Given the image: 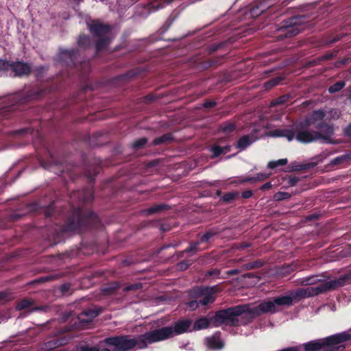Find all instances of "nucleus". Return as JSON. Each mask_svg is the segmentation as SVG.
Segmentation results:
<instances>
[{
  "instance_id": "1",
  "label": "nucleus",
  "mask_w": 351,
  "mask_h": 351,
  "mask_svg": "<svg viewBox=\"0 0 351 351\" xmlns=\"http://www.w3.org/2000/svg\"><path fill=\"white\" fill-rule=\"evenodd\" d=\"M333 134V128L331 126H321L320 132H311V130L305 129L303 125L292 128L291 130H271L268 135L271 136H285L289 141L295 138L300 142H311L316 139H322L326 142L332 143L333 140L332 135Z\"/></svg>"
},
{
  "instance_id": "2",
  "label": "nucleus",
  "mask_w": 351,
  "mask_h": 351,
  "mask_svg": "<svg viewBox=\"0 0 351 351\" xmlns=\"http://www.w3.org/2000/svg\"><path fill=\"white\" fill-rule=\"evenodd\" d=\"M348 276H342L336 280H328V282L321 283L317 286H308V287L299 288L297 290L291 291L292 302L300 301L301 299L307 298L317 295V294L324 293V291L333 290L345 285L346 280H348Z\"/></svg>"
},
{
  "instance_id": "3",
  "label": "nucleus",
  "mask_w": 351,
  "mask_h": 351,
  "mask_svg": "<svg viewBox=\"0 0 351 351\" xmlns=\"http://www.w3.org/2000/svg\"><path fill=\"white\" fill-rule=\"evenodd\" d=\"M249 310L250 304L230 307L216 312L212 320L215 327L222 324L237 325L238 324V316L243 314V313L249 314Z\"/></svg>"
},
{
  "instance_id": "4",
  "label": "nucleus",
  "mask_w": 351,
  "mask_h": 351,
  "mask_svg": "<svg viewBox=\"0 0 351 351\" xmlns=\"http://www.w3.org/2000/svg\"><path fill=\"white\" fill-rule=\"evenodd\" d=\"M141 341V335L136 338H131L127 335L114 336L104 340L105 343L113 348V351H128L134 347L142 349Z\"/></svg>"
},
{
  "instance_id": "5",
  "label": "nucleus",
  "mask_w": 351,
  "mask_h": 351,
  "mask_svg": "<svg viewBox=\"0 0 351 351\" xmlns=\"http://www.w3.org/2000/svg\"><path fill=\"white\" fill-rule=\"evenodd\" d=\"M89 31L97 38V49L104 48L113 38L110 27L99 21L89 25Z\"/></svg>"
},
{
  "instance_id": "6",
  "label": "nucleus",
  "mask_w": 351,
  "mask_h": 351,
  "mask_svg": "<svg viewBox=\"0 0 351 351\" xmlns=\"http://www.w3.org/2000/svg\"><path fill=\"white\" fill-rule=\"evenodd\" d=\"M173 336V327H163L160 329L149 330L141 335V349L145 348L148 344L154 342L164 341V339L171 338Z\"/></svg>"
},
{
  "instance_id": "7",
  "label": "nucleus",
  "mask_w": 351,
  "mask_h": 351,
  "mask_svg": "<svg viewBox=\"0 0 351 351\" xmlns=\"http://www.w3.org/2000/svg\"><path fill=\"white\" fill-rule=\"evenodd\" d=\"M277 311H278V308L276 307L275 298L272 301H263L259 304L258 306L251 307L250 306L248 315H251V317H255V315H258L262 314V313H270L271 314H274V313H276Z\"/></svg>"
},
{
  "instance_id": "8",
  "label": "nucleus",
  "mask_w": 351,
  "mask_h": 351,
  "mask_svg": "<svg viewBox=\"0 0 351 351\" xmlns=\"http://www.w3.org/2000/svg\"><path fill=\"white\" fill-rule=\"evenodd\" d=\"M351 339V333L350 332H342L336 333V335L326 337V348H330V351L337 350V345Z\"/></svg>"
},
{
  "instance_id": "9",
  "label": "nucleus",
  "mask_w": 351,
  "mask_h": 351,
  "mask_svg": "<svg viewBox=\"0 0 351 351\" xmlns=\"http://www.w3.org/2000/svg\"><path fill=\"white\" fill-rule=\"evenodd\" d=\"M31 71V67L24 62L16 61L11 62L10 75H27Z\"/></svg>"
},
{
  "instance_id": "10",
  "label": "nucleus",
  "mask_w": 351,
  "mask_h": 351,
  "mask_svg": "<svg viewBox=\"0 0 351 351\" xmlns=\"http://www.w3.org/2000/svg\"><path fill=\"white\" fill-rule=\"evenodd\" d=\"M305 351H331V349L327 348L326 338L319 339V340L311 341L304 345Z\"/></svg>"
},
{
  "instance_id": "11",
  "label": "nucleus",
  "mask_w": 351,
  "mask_h": 351,
  "mask_svg": "<svg viewBox=\"0 0 351 351\" xmlns=\"http://www.w3.org/2000/svg\"><path fill=\"white\" fill-rule=\"evenodd\" d=\"M326 110H317L313 112L309 117L306 120V125L319 124L321 121H326Z\"/></svg>"
},
{
  "instance_id": "12",
  "label": "nucleus",
  "mask_w": 351,
  "mask_h": 351,
  "mask_svg": "<svg viewBox=\"0 0 351 351\" xmlns=\"http://www.w3.org/2000/svg\"><path fill=\"white\" fill-rule=\"evenodd\" d=\"M215 301L213 291L212 288H205L200 292L199 303L202 305H206Z\"/></svg>"
},
{
  "instance_id": "13",
  "label": "nucleus",
  "mask_w": 351,
  "mask_h": 351,
  "mask_svg": "<svg viewBox=\"0 0 351 351\" xmlns=\"http://www.w3.org/2000/svg\"><path fill=\"white\" fill-rule=\"evenodd\" d=\"M191 324V322L189 319L180 320V322H176L173 328V336L175 335V334L186 332V331L189 330Z\"/></svg>"
},
{
  "instance_id": "14",
  "label": "nucleus",
  "mask_w": 351,
  "mask_h": 351,
  "mask_svg": "<svg viewBox=\"0 0 351 351\" xmlns=\"http://www.w3.org/2000/svg\"><path fill=\"white\" fill-rule=\"evenodd\" d=\"M292 304L291 291L287 295H281L276 298V307L278 308V311L280 310V306H283V305H291Z\"/></svg>"
},
{
  "instance_id": "15",
  "label": "nucleus",
  "mask_w": 351,
  "mask_h": 351,
  "mask_svg": "<svg viewBox=\"0 0 351 351\" xmlns=\"http://www.w3.org/2000/svg\"><path fill=\"white\" fill-rule=\"evenodd\" d=\"M100 311H93V309H89V311H84L82 313L79 315V319L81 322H90V321H92L93 318L97 317Z\"/></svg>"
},
{
  "instance_id": "16",
  "label": "nucleus",
  "mask_w": 351,
  "mask_h": 351,
  "mask_svg": "<svg viewBox=\"0 0 351 351\" xmlns=\"http://www.w3.org/2000/svg\"><path fill=\"white\" fill-rule=\"evenodd\" d=\"M271 6L270 1H265L264 3H261L258 4L256 6L252 7L251 10V14L252 16H258V15L263 14V12H265L268 8Z\"/></svg>"
},
{
  "instance_id": "17",
  "label": "nucleus",
  "mask_w": 351,
  "mask_h": 351,
  "mask_svg": "<svg viewBox=\"0 0 351 351\" xmlns=\"http://www.w3.org/2000/svg\"><path fill=\"white\" fill-rule=\"evenodd\" d=\"M257 138L253 135H245L240 138L237 143L238 148L241 149L247 148V146L253 143L254 141H256Z\"/></svg>"
},
{
  "instance_id": "18",
  "label": "nucleus",
  "mask_w": 351,
  "mask_h": 351,
  "mask_svg": "<svg viewBox=\"0 0 351 351\" xmlns=\"http://www.w3.org/2000/svg\"><path fill=\"white\" fill-rule=\"evenodd\" d=\"M210 323V320L206 317H202L200 319H197L193 326V329L194 330H203V328H206L209 326Z\"/></svg>"
},
{
  "instance_id": "19",
  "label": "nucleus",
  "mask_w": 351,
  "mask_h": 351,
  "mask_svg": "<svg viewBox=\"0 0 351 351\" xmlns=\"http://www.w3.org/2000/svg\"><path fill=\"white\" fill-rule=\"evenodd\" d=\"M206 343L210 348L221 349L223 345L220 339L211 336V337L206 338Z\"/></svg>"
},
{
  "instance_id": "20",
  "label": "nucleus",
  "mask_w": 351,
  "mask_h": 351,
  "mask_svg": "<svg viewBox=\"0 0 351 351\" xmlns=\"http://www.w3.org/2000/svg\"><path fill=\"white\" fill-rule=\"evenodd\" d=\"M33 303L30 300H27V299H23V300L19 302L16 305V309L22 310V309H27L29 311H32L33 310Z\"/></svg>"
},
{
  "instance_id": "21",
  "label": "nucleus",
  "mask_w": 351,
  "mask_h": 351,
  "mask_svg": "<svg viewBox=\"0 0 351 351\" xmlns=\"http://www.w3.org/2000/svg\"><path fill=\"white\" fill-rule=\"evenodd\" d=\"M228 151H230L229 146H223V147H221V146L215 145L211 148L213 157L218 156L221 154H226V152H228Z\"/></svg>"
},
{
  "instance_id": "22",
  "label": "nucleus",
  "mask_w": 351,
  "mask_h": 351,
  "mask_svg": "<svg viewBox=\"0 0 351 351\" xmlns=\"http://www.w3.org/2000/svg\"><path fill=\"white\" fill-rule=\"evenodd\" d=\"M326 112V121H331L332 119H337L341 114V112L339 109L332 108Z\"/></svg>"
},
{
  "instance_id": "23",
  "label": "nucleus",
  "mask_w": 351,
  "mask_h": 351,
  "mask_svg": "<svg viewBox=\"0 0 351 351\" xmlns=\"http://www.w3.org/2000/svg\"><path fill=\"white\" fill-rule=\"evenodd\" d=\"M319 281H322V279L317 277V276H311L310 277L303 279L302 284H303V285H313V284L319 282Z\"/></svg>"
},
{
  "instance_id": "24",
  "label": "nucleus",
  "mask_w": 351,
  "mask_h": 351,
  "mask_svg": "<svg viewBox=\"0 0 351 351\" xmlns=\"http://www.w3.org/2000/svg\"><path fill=\"white\" fill-rule=\"evenodd\" d=\"M11 68V62L0 59V72L7 73L10 72Z\"/></svg>"
},
{
  "instance_id": "25",
  "label": "nucleus",
  "mask_w": 351,
  "mask_h": 351,
  "mask_svg": "<svg viewBox=\"0 0 351 351\" xmlns=\"http://www.w3.org/2000/svg\"><path fill=\"white\" fill-rule=\"evenodd\" d=\"M287 162H288V160L287 158L278 159V160H276V161L269 162L267 167L269 168H276L278 167H280V165H287Z\"/></svg>"
},
{
  "instance_id": "26",
  "label": "nucleus",
  "mask_w": 351,
  "mask_h": 351,
  "mask_svg": "<svg viewBox=\"0 0 351 351\" xmlns=\"http://www.w3.org/2000/svg\"><path fill=\"white\" fill-rule=\"evenodd\" d=\"M165 207V206H164V204H158V206H154L152 207H150L149 208L146 209L143 212L145 215H152L154 214V213L160 212V210L164 209Z\"/></svg>"
},
{
  "instance_id": "27",
  "label": "nucleus",
  "mask_w": 351,
  "mask_h": 351,
  "mask_svg": "<svg viewBox=\"0 0 351 351\" xmlns=\"http://www.w3.org/2000/svg\"><path fill=\"white\" fill-rule=\"evenodd\" d=\"M345 86V83L343 82H339L335 83V84L330 86L328 88V92L330 93H337V91H339L341 90Z\"/></svg>"
},
{
  "instance_id": "28",
  "label": "nucleus",
  "mask_w": 351,
  "mask_h": 351,
  "mask_svg": "<svg viewBox=\"0 0 351 351\" xmlns=\"http://www.w3.org/2000/svg\"><path fill=\"white\" fill-rule=\"evenodd\" d=\"M269 174H263V173H258L256 177H248L243 181H256V180H264L268 178Z\"/></svg>"
},
{
  "instance_id": "29",
  "label": "nucleus",
  "mask_w": 351,
  "mask_h": 351,
  "mask_svg": "<svg viewBox=\"0 0 351 351\" xmlns=\"http://www.w3.org/2000/svg\"><path fill=\"white\" fill-rule=\"evenodd\" d=\"M289 197H290V195H289L288 193H284V192L276 193L274 195V198L276 201H280V199H287V198H289Z\"/></svg>"
},
{
  "instance_id": "30",
  "label": "nucleus",
  "mask_w": 351,
  "mask_h": 351,
  "mask_svg": "<svg viewBox=\"0 0 351 351\" xmlns=\"http://www.w3.org/2000/svg\"><path fill=\"white\" fill-rule=\"evenodd\" d=\"M147 142V140L146 138H141L139 140H137L134 142L132 146L134 148H141V147H143L146 144Z\"/></svg>"
},
{
  "instance_id": "31",
  "label": "nucleus",
  "mask_w": 351,
  "mask_h": 351,
  "mask_svg": "<svg viewBox=\"0 0 351 351\" xmlns=\"http://www.w3.org/2000/svg\"><path fill=\"white\" fill-rule=\"evenodd\" d=\"M199 304V299L197 300L188 302L186 304L188 309H190V310H195V309H196V308L198 307Z\"/></svg>"
},
{
  "instance_id": "32",
  "label": "nucleus",
  "mask_w": 351,
  "mask_h": 351,
  "mask_svg": "<svg viewBox=\"0 0 351 351\" xmlns=\"http://www.w3.org/2000/svg\"><path fill=\"white\" fill-rule=\"evenodd\" d=\"M237 195H238L237 193H226L225 195H223V199L225 202H230V201H232V199H234L235 197Z\"/></svg>"
},
{
  "instance_id": "33",
  "label": "nucleus",
  "mask_w": 351,
  "mask_h": 351,
  "mask_svg": "<svg viewBox=\"0 0 351 351\" xmlns=\"http://www.w3.org/2000/svg\"><path fill=\"white\" fill-rule=\"evenodd\" d=\"M299 31H300V29H298V27H289V29H287L286 30L285 34L289 35V36H295V35H298Z\"/></svg>"
},
{
  "instance_id": "34",
  "label": "nucleus",
  "mask_w": 351,
  "mask_h": 351,
  "mask_svg": "<svg viewBox=\"0 0 351 351\" xmlns=\"http://www.w3.org/2000/svg\"><path fill=\"white\" fill-rule=\"evenodd\" d=\"M214 235V233H212L210 232H208L204 234L200 238V241H207L208 239L212 238V237Z\"/></svg>"
},
{
  "instance_id": "35",
  "label": "nucleus",
  "mask_w": 351,
  "mask_h": 351,
  "mask_svg": "<svg viewBox=\"0 0 351 351\" xmlns=\"http://www.w3.org/2000/svg\"><path fill=\"white\" fill-rule=\"evenodd\" d=\"M280 77H276L275 79H272L269 80L268 82H266L265 85L268 86H273L277 85V84L280 82Z\"/></svg>"
},
{
  "instance_id": "36",
  "label": "nucleus",
  "mask_w": 351,
  "mask_h": 351,
  "mask_svg": "<svg viewBox=\"0 0 351 351\" xmlns=\"http://www.w3.org/2000/svg\"><path fill=\"white\" fill-rule=\"evenodd\" d=\"M79 351H99V348H96V346H93V348H89V346H83Z\"/></svg>"
},
{
  "instance_id": "37",
  "label": "nucleus",
  "mask_w": 351,
  "mask_h": 351,
  "mask_svg": "<svg viewBox=\"0 0 351 351\" xmlns=\"http://www.w3.org/2000/svg\"><path fill=\"white\" fill-rule=\"evenodd\" d=\"M167 139H169L167 136L165 135V136H162V137L155 138V140L154 141V144L162 143V142L167 141Z\"/></svg>"
},
{
  "instance_id": "38",
  "label": "nucleus",
  "mask_w": 351,
  "mask_h": 351,
  "mask_svg": "<svg viewBox=\"0 0 351 351\" xmlns=\"http://www.w3.org/2000/svg\"><path fill=\"white\" fill-rule=\"evenodd\" d=\"M299 178L297 177H290L288 180V183L291 186L296 185V184L299 182Z\"/></svg>"
},
{
  "instance_id": "39",
  "label": "nucleus",
  "mask_w": 351,
  "mask_h": 351,
  "mask_svg": "<svg viewBox=\"0 0 351 351\" xmlns=\"http://www.w3.org/2000/svg\"><path fill=\"white\" fill-rule=\"evenodd\" d=\"M234 124H227L223 127V130L225 131V132H229V131L234 130Z\"/></svg>"
},
{
  "instance_id": "40",
  "label": "nucleus",
  "mask_w": 351,
  "mask_h": 351,
  "mask_svg": "<svg viewBox=\"0 0 351 351\" xmlns=\"http://www.w3.org/2000/svg\"><path fill=\"white\" fill-rule=\"evenodd\" d=\"M198 246V243H192L189 248L186 250V252H193L197 251V247Z\"/></svg>"
},
{
  "instance_id": "41",
  "label": "nucleus",
  "mask_w": 351,
  "mask_h": 351,
  "mask_svg": "<svg viewBox=\"0 0 351 351\" xmlns=\"http://www.w3.org/2000/svg\"><path fill=\"white\" fill-rule=\"evenodd\" d=\"M189 267V264L186 263V262H180L178 265V267L180 269H186V268Z\"/></svg>"
},
{
  "instance_id": "42",
  "label": "nucleus",
  "mask_w": 351,
  "mask_h": 351,
  "mask_svg": "<svg viewBox=\"0 0 351 351\" xmlns=\"http://www.w3.org/2000/svg\"><path fill=\"white\" fill-rule=\"evenodd\" d=\"M346 156H340L339 158H336L333 159L332 164H339V162H341L345 160Z\"/></svg>"
},
{
  "instance_id": "43",
  "label": "nucleus",
  "mask_w": 351,
  "mask_h": 351,
  "mask_svg": "<svg viewBox=\"0 0 351 351\" xmlns=\"http://www.w3.org/2000/svg\"><path fill=\"white\" fill-rule=\"evenodd\" d=\"M252 191H245V192L243 193L242 196L243 198H249V197H252Z\"/></svg>"
},
{
  "instance_id": "44",
  "label": "nucleus",
  "mask_w": 351,
  "mask_h": 351,
  "mask_svg": "<svg viewBox=\"0 0 351 351\" xmlns=\"http://www.w3.org/2000/svg\"><path fill=\"white\" fill-rule=\"evenodd\" d=\"M271 186V182H266L265 184L262 185L261 189L262 190H268V189H270Z\"/></svg>"
},
{
  "instance_id": "45",
  "label": "nucleus",
  "mask_w": 351,
  "mask_h": 351,
  "mask_svg": "<svg viewBox=\"0 0 351 351\" xmlns=\"http://www.w3.org/2000/svg\"><path fill=\"white\" fill-rule=\"evenodd\" d=\"M161 6L160 5V4H157V5H155V4H151L150 5V10L151 11H157L158 9H159V8H160Z\"/></svg>"
},
{
  "instance_id": "46",
  "label": "nucleus",
  "mask_w": 351,
  "mask_h": 351,
  "mask_svg": "<svg viewBox=\"0 0 351 351\" xmlns=\"http://www.w3.org/2000/svg\"><path fill=\"white\" fill-rule=\"evenodd\" d=\"M346 135L351 136V124L348 125L345 130Z\"/></svg>"
},
{
  "instance_id": "47",
  "label": "nucleus",
  "mask_w": 351,
  "mask_h": 351,
  "mask_svg": "<svg viewBox=\"0 0 351 351\" xmlns=\"http://www.w3.org/2000/svg\"><path fill=\"white\" fill-rule=\"evenodd\" d=\"M204 105L205 107H212V106H215V101H207Z\"/></svg>"
},
{
  "instance_id": "48",
  "label": "nucleus",
  "mask_w": 351,
  "mask_h": 351,
  "mask_svg": "<svg viewBox=\"0 0 351 351\" xmlns=\"http://www.w3.org/2000/svg\"><path fill=\"white\" fill-rule=\"evenodd\" d=\"M285 101V99L284 97L278 98L276 101L275 104H282Z\"/></svg>"
},
{
  "instance_id": "49",
  "label": "nucleus",
  "mask_w": 351,
  "mask_h": 351,
  "mask_svg": "<svg viewBox=\"0 0 351 351\" xmlns=\"http://www.w3.org/2000/svg\"><path fill=\"white\" fill-rule=\"evenodd\" d=\"M6 296H8L7 293H0V301H2V300L5 299Z\"/></svg>"
},
{
  "instance_id": "50",
  "label": "nucleus",
  "mask_w": 351,
  "mask_h": 351,
  "mask_svg": "<svg viewBox=\"0 0 351 351\" xmlns=\"http://www.w3.org/2000/svg\"><path fill=\"white\" fill-rule=\"evenodd\" d=\"M228 273L232 275V274L238 273V270H237V269L229 270V271H228Z\"/></svg>"
},
{
  "instance_id": "51",
  "label": "nucleus",
  "mask_w": 351,
  "mask_h": 351,
  "mask_svg": "<svg viewBox=\"0 0 351 351\" xmlns=\"http://www.w3.org/2000/svg\"><path fill=\"white\" fill-rule=\"evenodd\" d=\"M88 38L86 37V36H81V37H80V42H82L83 39H84L85 40H86V39H88Z\"/></svg>"
},
{
  "instance_id": "52",
  "label": "nucleus",
  "mask_w": 351,
  "mask_h": 351,
  "mask_svg": "<svg viewBox=\"0 0 351 351\" xmlns=\"http://www.w3.org/2000/svg\"><path fill=\"white\" fill-rule=\"evenodd\" d=\"M302 167H300V169L299 167L297 168V169H302Z\"/></svg>"
}]
</instances>
